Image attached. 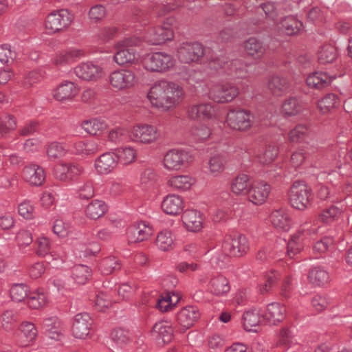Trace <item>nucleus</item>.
<instances>
[{
  "mask_svg": "<svg viewBox=\"0 0 352 352\" xmlns=\"http://www.w3.org/2000/svg\"><path fill=\"white\" fill-rule=\"evenodd\" d=\"M184 96L183 88L178 84L160 80L151 87L147 98L153 107L162 112H168L182 102Z\"/></svg>",
  "mask_w": 352,
  "mask_h": 352,
  "instance_id": "obj_1",
  "label": "nucleus"
},
{
  "mask_svg": "<svg viewBox=\"0 0 352 352\" xmlns=\"http://www.w3.org/2000/svg\"><path fill=\"white\" fill-rule=\"evenodd\" d=\"M287 196L290 206L300 211L309 208L314 200L311 188L302 181H296L293 183L288 191Z\"/></svg>",
  "mask_w": 352,
  "mask_h": 352,
  "instance_id": "obj_2",
  "label": "nucleus"
},
{
  "mask_svg": "<svg viewBox=\"0 0 352 352\" xmlns=\"http://www.w3.org/2000/svg\"><path fill=\"white\" fill-rule=\"evenodd\" d=\"M141 40L139 38H126L116 42L114 48L116 52L113 55V60L118 65L136 64L140 58L138 52L133 46H138L140 44Z\"/></svg>",
  "mask_w": 352,
  "mask_h": 352,
  "instance_id": "obj_3",
  "label": "nucleus"
},
{
  "mask_svg": "<svg viewBox=\"0 0 352 352\" xmlns=\"http://www.w3.org/2000/svg\"><path fill=\"white\" fill-rule=\"evenodd\" d=\"M254 115L245 109H231L226 117V126L234 131L246 132L254 124Z\"/></svg>",
  "mask_w": 352,
  "mask_h": 352,
  "instance_id": "obj_4",
  "label": "nucleus"
},
{
  "mask_svg": "<svg viewBox=\"0 0 352 352\" xmlns=\"http://www.w3.org/2000/svg\"><path fill=\"white\" fill-rule=\"evenodd\" d=\"M107 81L113 90L125 91L135 87L138 78L133 70L121 68L110 72Z\"/></svg>",
  "mask_w": 352,
  "mask_h": 352,
  "instance_id": "obj_5",
  "label": "nucleus"
},
{
  "mask_svg": "<svg viewBox=\"0 0 352 352\" xmlns=\"http://www.w3.org/2000/svg\"><path fill=\"white\" fill-rule=\"evenodd\" d=\"M175 63V59L172 55L157 52L147 54L144 58L143 65L147 71L164 73L173 69Z\"/></svg>",
  "mask_w": 352,
  "mask_h": 352,
  "instance_id": "obj_6",
  "label": "nucleus"
},
{
  "mask_svg": "<svg viewBox=\"0 0 352 352\" xmlns=\"http://www.w3.org/2000/svg\"><path fill=\"white\" fill-rule=\"evenodd\" d=\"M193 160L190 152L184 149L173 148L164 155L162 165L168 171H179L187 167Z\"/></svg>",
  "mask_w": 352,
  "mask_h": 352,
  "instance_id": "obj_7",
  "label": "nucleus"
},
{
  "mask_svg": "<svg viewBox=\"0 0 352 352\" xmlns=\"http://www.w3.org/2000/svg\"><path fill=\"white\" fill-rule=\"evenodd\" d=\"M74 20L73 15L65 9L54 11L45 19L44 26L46 33L53 34L66 30Z\"/></svg>",
  "mask_w": 352,
  "mask_h": 352,
  "instance_id": "obj_8",
  "label": "nucleus"
},
{
  "mask_svg": "<svg viewBox=\"0 0 352 352\" xmlns=\"http://www.w3.org/2000/svg\"><path fill=\"white\" fill-rule=\"evenodd\" d=\"M249 249L248 238L243 234H240L236 238L226 236L222 242L221 251L225 256H241L245 254Z\"/></svg>",
  "mask_w": 352,
  "mask_h": 352,
  "instance_id": "obj_9",
  "label": "nucleus"
},
{
  "mask_svg": "<svg viewBox=\"0 0 352 352\" xmlns=\"http://www.w3.org/2000/svg\"><path fill=\"white\" fill-rule=\"evenodd\" d=\"M239 94V87L229 82L213 86L209 90L210 98L221 104L231 102Z\"/></svg>",
  "mask_w": 352,
  "mask_h": 352,
  "instance_id": "obj_10",
  "label": "nucleus"
},
{
  "mask_svg": "<svg viewBox=\"0 0 352 352\" xmlns=\"http://www.w3.org/2000/svg\"><path fill=\"white\" fill-rule=\"evenodd\" d=\"M130 137L135 142L149 144L158 140L160 133L154 125L138 124L131 128Z\"/></svg>",
  "mask_w": 352,
  "mask_h": 352,
  "instance_id": "obj_11",
  "label": "nucleus"
},
{
  "mask_svg": "<svg viewBox=\"0 0 352 352\" xmlns=\"http://www.w3.org/2000/svg\"><path fill=\"white\" fill-rule=\"evenodd\" d=\"M173 37L172 28L164 23L162 25L150 28L144 36V40L151 45H160L171 41Z\"/></svg>",
  "mask_w": 352,
  "mask_h": 352,
  "instance_id": "obj_12",
  "label": "nucleus"
},
{
  "mask_svg": "<svg viewBox=\"0 0 352 352\" xmlns=\"http://www.w3.org/2000/svg\"><path fill=\"white\" fill-rule=\"evenodd\" d=\"M179 60L184 63L199 61L204 55V46L197 42L184 43L177 50Z\"/></svg>",
  "mask_w": 352,
  "mask_h": 352,
  "instance_id": "obj_13",
  "label": "nucleus"
},
{
  "mask_svg": "<svg viewBox=\"0 0 352 352\" xmlns=\"http://www.w3.org/2000/svg\"><path fill=\"white\" fill-rule=\"evenodd\" d=\"M84 168L78 164L72 163H60L55 166L54 174L55 177L62 182H69L76 176L83 174Z\"/></svg>",
  "mask_w": 352,
  "mask_h": 352,
  "instance_id": "obj_14",
  "label": "nucleus"
},
{
  "mask_svg": "<svg viewBox=\"0 0 352 352\" xmlns=\"http://www.w3.org/2000/svg\"><path fill=\"white\" fill-rule=\"evenodd\" d=\"M215 107L210 102L192 104L188 107V117L194 120H209L216 117Z\"/></svg>",
  "mask_w": 352,
  "mask_h": 352,
  "instance_id": "obj_15",
  "label": "nucleus"
},
{
  "mask_svg": "<svg viewBox=\"0 0 352 352\" xmlns=\"http://www.w3.org/2000/svg\"><path fill=\"white\" fill-rule=\"evenodd\" d=\"M76 75L86 81H97L104 75V69L98 65L91 62L80 64L74 69Z\"/></svg>",
  "mask_w": 352,
  "mask_h": 352,
  "instance_id": "obj_16",
  "label": "nucleus"
},
{
  "mask_svg": "<svg viewBox=\"0 0 352 352\" xmlns=\"http://www.w3.org/2000/svg\"><path fill=\"white\" fill-rule=\"evenodd\" d=\"M93 324L91 317L87 313L78 314L74 318L72 333L76 338L85 339L89 334Z\"/></svg>",
  "mask_w": 352,
  "mask_h": 352,
  "instance_id": "obj_17",
  "label": "nucleus"
},
{
  "mask_svg": "<svg viewBox=\"0 0 352 352\" xmlns=\"http://www.w3.org/2000/svg\"><path fill=\"white\" fill-rule=\"evenodd\" d=\"M204 217L198 210H186L182 215L184 227L189 232H198L203 228Z\"/></svg>",
  "mask_w": 352,
  "mask_h": 352,
  "instance_id": "obj_18",
  "label": "nucleus"
},
{
  "mask_svg": "<svg viewBox=\"0 0 352 352\" xmlns=\"http://www.w3.org/2000/svg\"><path fill=\"white\" fill-rule=\"evenodd\" d=\"M271 190L270 186L265 182L254 183L248 192V200L255 205L265 203Z\"/></svg>",
  "mask_w": 352,
  "mask_h": 352,
  "instance_id": "obj_19",
  "label": "nucleus"
},
{
  "mask_svg": "<svg viewBox=\"0 0 352 352\" xmlns=\"http://www.w3.org/2000/svg\"><path fill=\"white\" fill-rule=\"evenodd\" d=\"M23 179L32 186H40L45 180V170L37 164L25 166L22 171Z\"/></svg>",
  "mask_w": 352,
  "mask_h": 352,
  "instance_id": "obj_20",
  "label": "nucleus"
},
{
  "mask_svg": "<svg viewBox=\"0 0 352 352\" xmlns=\"http://www.w3.org/2000/svg\"><path fill=\"white\" fill-rule=\"evenodd\" d=\"M200 316L201 314L197 307L186 306L178 312L177 320L184 330H186L192 327Z\"/></svg>",
  "mask_w": 352,
  "mask_h": 352,
  "instance_id": "obj_21",
  "label": "nucleus"
},
{
  "mask_svg": "<svg viewBox=\"0 0 352 352\" xmlns=\"http://www.w3.org/2000/svg\"><path fill=\"white\" fill-rule=\"evenodd\" d=\"M126 234L130 242H141L147 240L153 234V228L146 222L142 221L130 226Z\"/></svg>",
  "mask_w": 352,
  "mask_h": 352,
  "instance_id": "obj_22",
  "label": "nucleus"
},
{
  "mask_svg": "<svg viewBox=\"0 0 352 352\" xmlns=\"http://www.w3.org/2000/svg\"><path fill=\"white\" fill-rule=\"evenodd\" d=\"M118 162L115 153L107 152L100 155L95 160L94 167L100 175H107L117 166Z\"/></svg>",
  "mask_w": 352,
  "mask_h": 352,
  "instance_id": "obj_23",
  "label": "nucleus"
},
{
  "mask_svg": "<svg viewBox=\"0 0 352 352\" xmlns=\"http://www.w3.org/2000/svg\"><path fill=\"white\" fill-rule=\"evenodd\" d=\"M161 208L167 214L176 216L182 212L184 208V201L182 197L175 194H169L163 199Z\"/></svg>",
  "mask_w": 352,
  "mask_h": 352,
  "instance_id": "obj_24",
  "label": "nucleus"
},
{
  "mask_svg": "<svg viewBox=\"0 0 352 352\" xmlns=\"http://www.w3.org/2000/svg\"><path fill=\"white\" fill-rule=\"evenodd\" d=\"M77 85L71 81H64L53 91V97L58 101L72 100L78 94Z\"/></svg>",
  "mask_w": 352,
  "mask_h": 352,
  "instance_id": "obj_25",
  "label": "nucleus"
},
{
  "mask_svg": "<svg viewBox=\"0 0 352 352\" xmlns=\"http://www.w3.org/2000/svg\"><path fill=\"white\" fill-rule=\"evenodd\" d=\"M41 328L51 339L60 340L63 335L62 322L56 316L48 317L42 321Z\"/></svg>",
  "mask_w": 352,
  "mask_h": 352,
  "instance_id": "obj_26",
  "label": "nucleus"
},
{
  "mask_svg": "<svg viewBox=\"0 0 352 352\" xmlns=\"http://www.w3.org/2000/svg\"><path fill=\"white\" fill-rule=\"evenodd\" d=\"M83 54V51L79 49L70 48L56 54L52 61L57 66H63L76 61L79 58L82 56Z\"/></svg>",
  "mask_w": 352,
  "mask_h": 352,
  "instance_id": "obj_27",
  "label": "nucleus"
},
{
  "mask_svg": "<svg viewBox=\"0 0 352 352\" xmlns=\"http://www.w3.org/2000/svg\"><path fill=\"white\" fill-rule=\"evenodd\" d=\"M19 338L22 346L32 345L38 336V330L34 323L25 321L19 327Z\"/></svg>",
  "mask_w": 352,
  "mask_h": 352,
  "instance_id": "obj_28",
  "label": "nucleus"
},
{
  "mask_svg": "<svg viewBox=\"0 0 352 352\" xmlns=\"http://www.w3.org/2000/svg\"><path fill=\"white\" fill-rule=\"evenodd\" d=\"M152 336L163 343H169L173 338L171 324L167 321H160L155 324L151 331Z\"/></svg>",
  "mask_w": 352,
  "mask_h": 352,
  "instance_id": "obj_29",
  "label": "nucleus"
},
{
  "mask_svg": "<svg viewBox=\"0 0 352 352\" xmlns=\"http://www.w3.org/2000/svg\"><path fill=\"white\" fill-rule=\"evenodd\" d=\"M285 315L286 308L283 305L272 302L267 306L263 313V318L270 324H275L276 322L283 320Z\"/></svg>",
  "mask_w": 352,
  "mask_h": 352,
  "instance_id": "obj_30",
  "label": "nucleus"
},
{
  "mask_svg": "<svg viewBox=\"0 0 352 352\" xmlns=\"http://www.w3.org/2000/svg\"><path fill=\"white\" fill-rule=\"evenodd\" d=\"M243 47L248 56L254 59H260L266 51L263 43L255 37H251L243 43Z\"/></svg>",
  "mask_w": 352,
  "mask_h": 352,
  "instance_id": "obj_31",
  "label": "nucleus"
},
{
  "mask_svg": "<svg viewBox=\"0 0 352 352\" xmlns=\"http://www.w3.org/2000/svg\"><path fill=\"white\" fill-rule=\"evenodd\" d=\"M279 30L287 35H295L301 32L302 23L293 16L283 19L278 25Z\"/></svg>",
  "mask_w": 352,
  "mask_h": 352,
  "instance_id": "obj_32",
  "label": "nucleus"
},
{
  "mask_svg": "<svg viewBox=\"0 0 352 352\" xmlns=\"http://www.w3.org/2000/svg\"><path fill=\"white\" fill-rule=\"evenodd\" d=\"M332 79L326 73L316 72L309 74L307 79V85L312 89H322L330 85Z\"/></svg>",
  "mask_w": 352,
  "mask_h": 352,
  "instance_id": "obj_33",
  "label": "nucleus"
},
{
  "mask_svg": "<svg viewBox=\"0 0 352 352\" xmlns=\"http://www.w3.org/2000/svg\"><path fill=\"white\" fill-rule=\"evenodd\" d=\"M50 302L49 294L43 288H39L30 294L28 299V306L34 309H38L47 306Z\"/></svg>",
  "mask_w": 352,
  "mask_h": 352,
  "instance_id": "obj_34",
  "label": "nucleus"
},
{
  "mask_svg": "<svg viewBox=\"0 0 352 352\" xmlns=\"http://www.w3.org/2000/svg\"><path fill=\"white\" fill-rule=\"evenodd\" d=\"M307 278L311 284L318 287L324 286L331 280L329 272L320 267H313L309 272Z\"/></svg>",
  "mask_w": 352,
  "mask_h": 352,
  "instance_id": "obj_35",
  "label": "nucleus"
},
{
  "mask_svg": "<svg viewBox=\"0 0 352 352\" xmlns=\"http://www.w3.org/2000/svg\"><path fill=\"white\" fill-rule=\"evenodd\" d=\"M270 220L277 230L287 231L290 228L289 214L283 209L273 211L270 216Z\"/></svg>",
  "mask_w": 352,
  "mask_h": 352,
  "instance_id": "obj_36",
  "label": "nucleus"
},
{
  "mask_svg": "<svg viewBox=\"0 0 352 352\" xmlns=\"http://www.w3.org/2000/svg\"><path fill=\"white\" fill-rule=\"evenodd\" d=\"M80 126L86 133L91 135H100L108 128V124L105 121L97 118L84 120Z\"/></svg>",
  "mask_w": 352,
  "mask_h": 352,
  "instance_id": "obj_37",
  "label": "nucleus"
},
{
  "mask_svg": "<svg viewBox=\"0 0 352 352\" xmlns=\"http://www.w3.org/2000/svg\"><path fill=\"white\" fill-rule=\"evenodd\" d=\"M230 289L228 279L222 275L212 278L208 286L210 292L218 296L226 294L230 291Z\"/></svg>",
  "mask_w": 352,
  "mask_h": 352,
  "instance_id": "obj_38",
  "label": "nucleus"
},
{
  "mask_svg": "<svg viewBox=\"0 0 352 352\" xmlns=\"http://www.w3.org/2000/svg\"><path fill=\"white\" fill-rule=\"evenodd\" d=\"M226 164V158L222 155L217 154L210 157L207 166L208 173L214 177L220 175L225 170Z\"/></svg>",
  "mask_w": 352,
  "mask_h": 352,
  "instance_id": "obj_39",
  "label": "nucleus"
},
{
  "mask_svg": "<svg viewBox=\"0 0 352 352\" xmlns=\"http://www.w3.org/2000/svg\"><path fill=\"white\" fill-rule=\"evenodd\" d=\"M111 340L113 342V351H120L130 342V335L128 331L123 329H116L111 332Z\"/></svg>",
  "mask_w": 352,
  "mask_h": 352,
  "instance_id": "obj_40",
  "label": "nucleus"
},
{
  "mask_svg": "<svg viewBox=\"0 0 352 352\" xmlns=\"http://www.w3.org/2000/svg\"><path fill=\"white\" fill-rule=\"evenodd\" d=\"M74 152L81 156L91 155L99 150L98 144L94 140H80L74 144Z\"/></svg>",
  "mask_w": 352,
  "mask_h": 352,
  "instance_id": "obj_41",
  "label": "nucleus"
},
{
  "mask_svg": "<svg viewBox=\"0 0 352 352\" xmlns=\"http://www.w3.org/2000/svg\"><path fill=\"white\" fill-rule=\"evenodd\" d=\"M107 211V206L104 201L94 199L87 206L85 214L87 217L91 219H98L102 217Z\"/></svg>",
  "mask_w": 352,
  "mask_h": 352,
  "instance_id": "obj_42",
  "label": "nucleus"
},
{
  "mask_svg": "<svg viewBox=\"0 0 352 352\" xmlns=\"http://www.w3.org/2000/svg\"><path fill=\"white\" fill-rule=\"evenodd\" d=\"M268 88L275 96H281L287 93L289 88L288 80L278 76H272L268 82Z\"/></svg>",
  "mask_w": 352,
  "mask_h": 352,
  "instance_id": "obj_43",
  "label": "nucleus"
},
{
  "mask_svg": "<svg viewBox=\"0 0 352 352\" xmlns=\"http://www.w3.org/2000/svg\"><path fill=\"white\" fill-rule=\"evenodd\" d=\"M249 176L239 174L234 177L230 184V190L236 195L248 194L249 188Z\"/></svg>",
  "mask_w": 352,
  "mask_h": 352,
  "instance_id": "obj_44",
  "label": "nucleus"
},
{
  "mask_svg": "<svg viewBox=\"0 0 352 352\" xmlns=\"http://www.w3.org/2000/svg\"><path fill=\"white\" fill-rule=\"evenodd\" d=\"M340 104L338 97L335 94H327L318 102V109L322 114H327L336 109Z\"/></svg>",
  "mask_w": 352,
  "mask_h": 352,
  "instance_id": "obj_45",
  "label": "nucleus"
},
{
  "mask_svg": "<svg viewBox=\"0 0 352 352\" xmlns=\"http://www.w3.org/2000/svg\"><path fill=\"white\" fill-rule=\"evenodd\" d=\"M194 183V179L189 175H175L169 178L168 185L175 190H189Z\"/></svg>",
  "mask_w": 352,
  "mask_h": 352,
  "instance_id": "obj_46",
  "label": "nucleus"
},
{
  "mask_svg": "<svg viewBox=\"0 0 352 352\" xmlns=\"http://www.w3.org/2000/svg\"><path fill=\"white\" fill-rule=\"evenodd\" d=\"M175 237L171 231L164 230L157 234L155 244L162 251H169L173 248Z\"/></svg>",
  "mask_w": 352,
  "mask_h": 352,
  "instance_id": "obj_47",
  "label": "nucleus"
},
{
  "mask_svg": "<svg viewBox=\"0 0 352 352\" xmlns=\"http://www.w3.org/2000/svg\"><path fill=\"white\" fill-rule=\"evenodd\" d=\"M311 130L305 124H298L288 133L290 142L298 143L305 141L310 135Z\"/></svg>",
  "mask_w": 352,
  "mask_h": 352,
  "instance_id": "obj_48",
  "label": "nucleus"
},
{
  "mask_svg": "<svg viewBox=\"0 0 352 352\" xmlns=\"http://www.w3.org/2000/svg\"><path fill=\"white\" fill-rule=\"evenodd\" d=\"M17 127L16 119L10 114L0 117V138H7Z\"/></svg>",
  "mask_w": 352,
  "mask_h": 352,
  "instance_id": "obj_49",
  "label": "nucleus"
},
{
  "mask_svg": "<svg viewBox=\"0 0 352 352\" xmlns=\"http://www.w3.org/2000/svg\"><path fill=\"white\" fill-rule=\"evenodd\" d=\"M46 155L50 160H56L67 153L65 144L58 142H52L46 145Z\"/></svg>",
  "mask_w": 352,
  "mask_h": 352,
  "instance_id": "obj_50",
  "label": "nucleus"
},
{
  "mask_svg": "<svg viewBox=\"0 0 352 352\" xmlns=\"http://www.w3.org/2000/svg\"><path fill=\"white\" fill-rule=\"evenodd\" d=\"M243 324L246 331H253L261 322V314L256 309L248 310L243 314Z\"/></svg>",
  "mask_w": 352,
  "mask_h": 352,
  "instance_id": "obj_51",
  "label": "nucleus"
},
{
  "mask_svg": "<svg viewBox=\"0 0 352 352\" xmlns=\"http://www.w3.org/2000/svg\"><path fill=\"white\" fill-rule=\"evenodd\" d=\"M302 111V104L297 98L290 97L286 99L281 107V112L286 116H294Z\"/></svg>",
  "mask_w": 352,
  "mask_h": 352,
  "instance_id": "obj_52",
  "label": "nucleus"
},
{
  "mask_svg": "<svg viewBox=\"0 0 352 352\" xmlns=\"http://www.w3.org/2000/svg\"><path fill=\"white\" fill-rule=\"evenodd\" d=\"M279 148L274 144L267 145L265 148L257 155L256 157L259 163L268 164L272 162L278 156Z\"/></svg>",
  "mask_w": 352,
  "mask_h": 352,
  "instance_id": "obj_53",
  "label": "nucleus"
},
{
  "mask_svg": "<svg viewBox=\"0 0 352 352\" xmlns=\"http://www.w3.org/2000/svg\"><path fill=\"white\" fill-rule=\"evenodd\" d=\"M121 268L119 260L115 256L103 258L99 265V270L104 275H109Z\"/></svg>",
  "mask_w": 352,
  "mask_h": 352,
  "instance_id": "obj_54",
  "label": "nucleus"
},
{
  "mask_svg": "<svg viewBox=\"0 0 352 352\" xmlns=\"http://www.w3.org/2000/svg\"><path fill=\"white\" fill-rule=\"evenodd\" d=\"M280 277V274L276 270L267 272L265 276V282L259 286L260 293L261 294L270 293L276 286Z\"/></svg>",
  "mask_w": 352,
  "mask_h": 352,
  "instance_id": "obj_55",
  "label": "nucleus"
},
{
  "mask_svg": "<svg viewBox=\"0 0 352 352\" xmlns=\"http://www.w3.org/2000/svg\"><path fill=\"white\" fill-rule=\"evenodd\" d=\"M336 57L337 50L331 44L324 45L318 53V60L324 65L333 62Z\"/></svg>",
  "mask_w": 352,
  "mask_h": 352,
  "instance_id": "obj_56",
  "label": "nucleus"
},
{
  "mask_svg": "<svg viewBox=\"0 0 352 352\" xmlns=\"http://www.w3.org/2000/svg\"><path fill=\"white\" fill-rule=\"evenodd\" d=\"M29 287L24 283L12 284L10 289V295L13 301L22 302L29 294Z\"/></svg>",
  "mask_w": 352,
  "mask_h": 352,
  "instance_id": "obj_57",
  "label": "nucleus"
},
{
  "mask_svg": "<svg viewBox=\"0 0 352 352\" xmlns=\"http://www.w3.org/2000/svg\"><path fill=\"white\" fill-rule=\"evenodd\" d=\"M91 275V270L87 265H78L72 269V277L78 284H85Z\"/></svg>",
  "mask_w": 352,
  "mask_h": 352,
  "instance_id": "obj_58",
  "label": "nucleus"
},
{
  "mask_svg": "<svg viewBox=\"0 0 352 352\" xmlns=\"http://www.w3.org/2000/svg\"><path fill=\"white\" fill-rule=\"evenodd\" d=\"M17 315L13 310H6L0 316V325L6 331L13 329L17 324Z\"/></svg>",
  "mask_w": 352,
  "mask_h": 352,
  "instance_id": "obj_59",
  "label": "nucleus"
},
{
  "mask_svg": "<svg viewBox=\"0 0 352 352\" xmlns=\"http://www.w3.org/2000/svg\"><path fill=\"white\" fill-rule=\"evenodd\" d=\"M179 300V296L175 294L171 296L170 293H167L157 300L156 307L162 312H166L170 310Z\"/></svg>",
  "mask_w": 352,
  "mask_h": 352,
  "instance_id": "obj_60",
  "label": "nucleus"
},
{
  "mask_svg": "<svg viewBox=\"0 0 352 352\" xmlns=\"http://www.w3.org/2000/svg\"><path fill=\"white\" fill-rule=\"evenodd\" d=\"M117 161L119 160L123 164H129L136 158V151L132 147L120 148L116 150L115 154Z\"/></svg>",
  "mask_w": 352,
  "mask_h": 352,
  "instance_id": "obj_61",
  "label": "nucleus"
},
{
  "mask_svg": "<svg viewBox=\"0 0 352 352\" xmlns=\"http://www.w3.org/2000/svg\"><path fill=\"white\" fill-rule=\"evenodd\" d=\"M304 238L299 234H294L287 244V254L292 258L300 253L304 247Z\"/></svg>",
  "mask_w": 352,
  "mask_h": 352,
  "instance_id": "obj_62",
  "label": "nucleus"
},
{
  "mask_svg": "<svg viewBox=\"0 0 352 352\" xmlns=\"http://www.w3.org/2000/svg\"><path fill=\"white\" fill-rule=\"evenodd\" d=\"M35 252L38 256L44 257L50 253L52 244L50 239L45 236H40L35 241Z\"/></svg>",
  "mask_w": 352,
  "mask_h": 352,
  "instance_id": "obj_63",
  "label": "nucleus"
},
{
  "mask_svg": "<svg viewBox=\"0 0 352 352\" xmlns=\"http://www.w3.org/2000/svg\"><path fill=\"white\" fill-rule=\"evenodd\" d=\"M341 214V210L336 207L331 206L324 210L319 214V219L325 223H329L337 219Z\"/></svg>",
  "mask_w": 352,
  "mask_h": 352,
  "instance_id": "obj_64",
  "label": "nucleus"
}]
</instances>
